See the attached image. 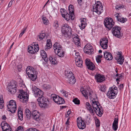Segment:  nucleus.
Returning a JSON list of instances; mask_svg holds the SVG:
<instances>
[{
	"label": "nucleus",
	"mask_w": 131,
	"mask_h": 131,
	"mask_svg": "<svg viewBox=\"0 0 131 131\" xmlns=\"http://www.w3.org/2000/svg\"><path fill=\"white\" fill-rule=\"evenodd\" d=\"M104 23L105 26L109 30L111 29L112 28V32L113 36L115 37L121 38L122 36L120 32L121 27L118 26L114 25L115 23L113 22V19L111 18H106L104 20Z\"/></svg>",
	"instance_id": "nucleus-1"
},
{
	"label": "nucleus",
	"mask_w": 131,
	"mask_h": 131,
	"mask_svg": "<svg viewBox=\"0 0 131 131\" xmlns=\"http://www.w3.org/2000/svg\"><path fill=\"white\" fill-rule=\"evenodd\" d=\"M32 90L35 96L38 97L37 100L39 106H50V104L48 100L43 98L42 99L43 95V92L36 86L32 87Z\"/></svg>",
	"instance_id": "nucleus-2"
},
{
	"label": "nucleus",
	"mask_w": 131,
	"mask_h": 131,
	"mask_svg": "<svg viewBox=\"0 0 131 131\" xmlns=\"http://www.w3.org/2000/svg\"><path fill=\"white\" fill-rule=\"evenodd\" d=\"M61 32L62 35L68 39L71 38L72 36L73 32L71 27L68 25L64 24L61 27Z\"/></svg>",
	"instance_id": "nucleus-3"
},
{
	"label": "nucleus",
	"mask_w": 131,
	"mask_h": 131,
	"mask_svg": "<svg viewBox=\"0 0 131 131\" xmlns=\"http://www.w3.org/2000/svg\"><path fill=\"white\" fill-rule=\"evenodd\" d=\"M26 71L29 79L33 81L36 80L38 72L35 71L34 68L30 66H28L26 68Z\"/></svg>",
	"instance_id": "nucleus-4"
},
{
	"label": "nucleus",
	"mask_w": 131,
	"mask_h": 131,
	"mask_svg": "<svg viewBox=\"0 0 131 131\" xmlns=\"http://www.w3.org/2000/svg\"><path fill=\"white\" fill-rule=\"evenodd\" d=\"M117 88L116 86H112L109 88L107 93L108 97L110 99H114L115 98L118 93Z\"/></svg>",
	"instance_id": "nucleus-5"
},
{
	"label": "nucleus",
	"mask_w": 131,
	"mask_h": 131,
	"mask_svg": "<svg viewBox=\"0 0 131 131\" xmlns=\"http://www.w3.org/2000/svg\"><path fill=\"white\" fill-rule=\"evenodd\" d=\"M93 11L99 15L103 11V7L102 4L99 1H98L93 7Z\"/></svg>",
	"instance_id": "nucleus-6"
},
{
	"label": "nucleus",
	"mask_w": 131,
	"mask_h": 131,
	"mask_svg": "<svg viewBox=\"0 0 131 131\" xmlns=\"http://www.w3.org/2000/svg\"><path fill=\"white\" fill-rule=\"evenodd\" d=\"M66 79L67 82L71 84H73L76 82V79L74 74L71 72H70L66 75Z\"/></svg>",
	"instance_id": "nucleus-7"
},
{
	"label": "nucleus",
	"mask_w": 131,
	"mask_h": 131,
	"mask_svg": "<svg viewBox=\"0 0 131 131\" xmlns=\"http://www.w3.org/2000/svg\"><path fill=\"white\" fill-rule=\"evenodd\" d=\"M77 125L78 128L80 129H83L86 127V124L84 120L82 119L81 117L78 118L77 119Z\"/></svg>",
	"instance_id": "nucleus-8"
},
{
	"label": "nucleus",
	"mask_w": 131,
	"mask_h": 131,
	"mask_svg": "<svg viewBox=\"0 0 131 131\" xmlns=\"http://www.w3.org/2000/svg\"><path fill=\"white\" fill-rule=\"evenodd\" d=\"M39 49L38 44H35L34 46H29L28 48V51L31 54H34L37 52Z\"/></svg>",
	"instance_id": "nucleus-9"
},
{
	"label": "nucleus",
	"mask_w": 131,
	"mask_h": 131,
	"mask_svg": "<svg viewBox=\"0 0 131 131\" xmlns=\"http://www.w3.org/2000/svg\"><path fill=\"white\" fill-rule=\"evenodd\" d=\"M93 50L92 46L90 44H86L84 48V52L89 54L92 53Z\"/></svg>",
	"instance_id": "nucleus-10"
},
{
	"label": "nucleus",
	"mask_w": 131,
	"mask_h": 131,
	"mask_svg": "<svg viewBox=\"0 0 131 131\" xmlns=\"http://www.w3.org/2000/svg\"><path fill=\"white\" fill-rule=\"evenodd\" d=\"M1 126L3 131H12L10 125L5 121L3 122Z\"/></svg>",
	"instance_id": "nucleus-11"
},
{
	"label": "nucleus",
	"mask_w": 131,
	"mask_h": 131,
	"mask_svg": "<svg viewBox=\"0 0 131 131\" xmlns=\"http://www.w3.org/2000/svg\"><path fill=\"white\" fill-rule=\"evenodd\" d=\"M16 85L14 82L11 83L8 86V91L11 94H14L17 91Z\"/></svg>",
	"instance_id": "nucleus-12"
},
{
	"label": "nucleus",
	"mask_w": 131,
	"mask_h": 131,
	"mask_svg": "<svg viewBox=\"0 0 131 131\" xmlns=\"http://www.w3.org/2000/svg\"><path fill=\"white\" fill-rule=\"evenodd\" d=\"M85 63L89 69L92 71L95 70V65L92 62L90 61L89 59H86L85 60Z\"/></svg>",
	"instance_id": "nucleus-13"
},
{
	"label": "nucleus",
	"mask_w": 131,
	"mask_h": 131,
	"mask_svg": "<svg viewBox=\"0 0 131 131\" xmlns=\"http://www.w3.org/2000/svg\"><path fill=\"white\" fill-rule=\"evenodd\" d=\"M71 38L73 39V41L75 45H77L78 47L80 46L81 44L80 40L78 36L76 34H73Z\"/></svg>",
	"instance_id": "nucleus-14"
},
{
	"label": "nucleus",
	"mask_w": 131,
	"mask_h": 131,
	"mask_svg": "<svg viewBox=\"0 0 131 131\" xmlns=\"http://www.w3.org/2000/svg\"><path fill=\"white\" fill-rule=\"evenodd\" d=\"M32 118L34 120L39 121L40 120V113L36 110L33 111L31 113Z\"/></svg>",
	"instance_id": "nucleus-15"
},
{
	"label": "nucleus",
	"mask_w": 131,
	"mask_h": 131,
	"mask_svg": "<svg viewBox=\"0 0 131 131\" xmlns=\"http://www.w3.org/2000/svg\"><path fill=\"white\" fill-rule=\"evenodd\" d=\"M73 6V5H70L68 7V10L69 11V16L70 19L73 20L74 17V13Z\"/></svg>",
	"instance_id": "nucleus-16"
},
{
	"label": "nucleus",
	"mask_w": 131,
	"mask_h": 131,
	"mask_svg": "<svg viewBox=\"0 0 131 131\" xmlns=\"http://www.w3.org/2000/svg\"><path fill=\"white\" fill-rule=\"evenodd\" d=\"M95 79L98 82H101L105 80L104 76L100 74H96L95 76Z\"/></svg>",
	"instance_id": "nucleus-17"
},
{
	"label": "nucleus",
	"mask_w": 131,
	"mask_h": 131,
	"mask_svg": "<svg viewBox=\"0 0 131 131\" xmlns=\"http://www.w3.org/2000/svg\"><path fill=\"white\" fill-rule=\"evenodd\" d=\"M81 22V24L79 27L81 29H83L85 28L87 25L86 19L85 18L82 19Z\"/></svg>",
	"instance_id": "nucleus-18"
},
{
	"label": "nucleus",
	"mask_w": 131,
	"mask_h": 131,
	"mask_svg": "<svg viewBox=\"0 0 131 131\" xmlns=\"http://www.w3.org/2000/svg\"><path fill=\"white\" fill-rule=\"evenodd\" d=\"M40 54L42 58L47 63L49 60L47 57V54L46 52L43 50H41L40 51Z\"/></svg>",
	"instance_id": "nucleus-19"
},
{
	"label": "nucleus",
	"mask_w": 131,
	"mask_h": 131,
	"mask_svg": "<svg viewBox=\"0 0 131 131\" xmlns=\"http://www.w3.org/2000/svg\"><path fill=\"white\" fill-rule=\"evenodd\" d=\"M104 58L107 60H111L113 59V56L111 53L105 52L104 53Z\"/></svg>",
	"instance_id": "nucleus-20"
},
{
	"label": "nucleus",
	"mask_w": 131,
	"mask_h": 131,
	"mask_svg": "<svg viewBox=\"0 0 131 131\" xmlns=\"http://www.w3.org/2000/svg\"><path fill=\"white\" fill-rule=\"evenodd\" d=\"M53 49L55 50V52L58 51V50L62 49V47L60 44L57 42H56L53 45Z\"/></svg>",
	"instance_id": "nucleus-21"
},
{
	"label": "nucleus",
	"mask_w": 131,
	"mask_h": 131,
	"mask_svg": "<svg viewBox=\"0 0 131 131\" xmlns=\"http://www.w3.org/2000/svg\"><path fill=\"white\" fill-rule=\"evenodd\" d=\"M76 59L75 60L76 65L78 67H82L83 66V61L82 59L79 58H77L76 57Z\"/></svg>",
	"instance_id": "nucleus-22"
},
{
	"label": "nucleus",
	"mask_w": 131,
	"mask_h": 131,
	"mask_svg": "<svg viewBox=\"0 0 131 131\" xmlns=\"http://www.w3.org/2000/svg\"><path fill=\"white\" fill-rule=\"evenodd\" d=\"M119 16V14H118L116 16V20L122 23H124L127 20V19L126 18H121L120 16Z\"/></svg>",
	"instance_id": "nucleus-23"
},
{
	"label": "nucleus",
	"mask_w": 131,
	"mask_h": 131,
	"mask_svg": "<svg viewBox=\"0 0 131 131\" xmlns=\"http://www.w3.org/2000/svg\"><path fill=\"white\" fill-rule=\"evenodd\" d=\"M61 15L62 17L65 18V19L67 21H69L70 20V18L69 16V14L67 12L66 10L64 12V13H63L61 14Z\"/></svg>",
	"instance_id": "nucleus-24"
},
{
	"label": "nucleus",
	"mask_w": 131,
	"mask_h": 131,
	"mask_svg": "<svg viewBox=\"0 0 131 131\" xmlns=\"http://www.w3.org/2000/svg\"><path fill=\"white\" fill-rule=\"evenodd\" d=\"M26 116L27 120H29L30 119L31 114L30 110L28 109H26L25 110Z\"/></svg>",
	"instance_id": "nucleus-25"
},
{
	"label": "nucleus",
	"mask_w": 131,
	"mask_h": 131,
	"mask_svg": "<svg viewBox=\"0 0 131 131\" xmlns=\"http://www.w3.org/2000/svg\"><path fill=\"white\" fill-rule=\"evenodd\" d=\"M52 97L53 98V101L56 103L57 104L60 97L59 96L55 94H52L51 95Z\"/></svg>",
	"instance_id": "nucleus-26"
},
{
	"label": "nucleus",
	"mask_w": 131,
	"mask_h": 131,
	"mask_svg": "<svg viewBox=\"0 0 131 131\" xmlns=\"http://www.w3.org/2000/svg\"><path fill=\"white\" fill-rule=\"evenodd\" d=\"M42 88L44 90H49L51 88V86L47 83L45 84L42 86Z\"/></svg>",
	"instance_id": "nucleus-27"
},
{
	"label": "nucleus",
	"mask_w": 131,
	"mask_h": 131,
	"mask_svg": "<svg viewBox=\"0 0 131 131\" xmlns=\"http://www.w3.org/2000/svg\"><path fill=\"white\" fill-rule=\"evenodd\" d=\"M49 59L52 64L54 65H55L57 64V61L55 58L50 56L49 58Z\"/></svg>",
	"instance_id": "nucleus-28"
},
{
	"label": "nucleus",
	"mask_w": 131,
	"mask_h": 131,
	"mask_svg": "<svg viewBox=\"0 0 131 131\" xmlns=\"http://www.w3.org/2000/svg\"><path fill=\"white\" fill-rule=\"evenodd\" d=\"M98 112H97L96 111H95V113L99 116L101 117L102 116L103 113L102 107H100L99 108H98Z\"/></svg>",
	"instance_id": "nucleus-29"
},
{
	"label": "nucleus",
	"mask_w": 131,
	"mask_h": 131,
	"mask_svg": "<svg viewBox=\"0 0 131 131\" xmlns=\"http://www.w3.org/2000/svg\"><path fill=\"white\" fill-rule=\"evenodd\" d=\"M57 55L59 57H63L64 55V52L63 51L62 49L61 50H58V51H57Z\"/></svg>",
	"instance_id": "nucleus-30"
},
{
	"label": "nucleus",
	"mask_w": 131,
	"mask_h": 131,
	"mask_svg": "<svg viewBox=\"0 0 131 131\" xmlns=\"http://www.w3.org/2000/svg\"><path fill=\"white\" fill-rule=\"evenodd\" d=\"M118 57L119 58L117 59H116L118 63L122 65L123 64L124 60L123 57V56H119Z\"/></svg>",
	"instance_id": "nucleus-31"
},
{
	"label": "nucleus",
	"mask_w": 131,
	"mask_h": 131,
	"mask_svg": "<svg viewBox=\"0 0 131 131\" xmlns=\"http://www.w3.org/2000/svg\"><path fill=\"white\" fill-rule=\"evenodd\" d=\"M8 105L11 106H16V103L15 101L13 100H11L7 105V106H8Z\"/></svg>",
	"instance_id": "nucleus-32"
},
{
	"label": "nucleus",
	"mask_w": 131,
	"mask_h": 131,
	"mask_svg": "<svg viewBox=\"0 0 131 131\" xmlns=\"http://www.w3.org/2000/svg\"><path fill=\"white\" fill-rule=\"evenodd\" d=\"M19 91L20 93L19 95L20 99H21V98H23L26 96H25V95L26 94V93H25L23 90H19Z\"/></svg>",
	"instance_id": "nucleus-33"
},
{
	"label": "nucleus",
	"mask_w": 131,
	"mask_h": 131,
	"mask_svg": "<svg viewBox=\"0 0 131 131\" xmlns=\"http://www.w3.org/2000/svg\"><path fill=\"white\" fill-rule=\"evenodd\" d=\"M81 91L85 98L86 99H88V92L86 91V90H84L83 89H81Z\"/></svg>",
	"instance_id": "nucleus-34"
},
{
	"label": "nucleus",
	"mask_w": 131,
	"mask_h": 131,
	"mask_svg": "<svg viewBox=\"0 0 131 131\" xmlns=\"http://www.w3.org/2000/svg\"><path fill=\"white\" fill-rule=\"evenodd\" d=\"M41 18L44 24L46 25H47L48 24L49 21L46 17H45V16L43 15L42 16Z\"/></svg>",
	"instance_id": "nucleus-35"
},
{
	"label": "nucleus",
	"mask_w": 131,
	"mask_h": 131,
	"mask_svg": "<svg viewBox=\"0 0 131 131\" xmlns=\"http://www.w3.org/2000/svg\"><path fill=\"white\" fill-rule=\"evenodd\" d=\"M108 42V40L105 38L101 39L100 40V45L107 44Z\"/></svg>",
	"instance_id": "nucleus-36"
},
{
	"label": "nucleus",
	"mask_w": 131,
	"mask_h": 131,
	"mask_svg": "<svg viewBox=\"0 0 131 131\" xmlns=\"http://www.w3.org/2000/svg\"><path fill=\"white\" fill-rule=\"evenodd\" d=\"M17 107H12L10 108L8 107V111H10L12 113H14L16 110Z\"/></svg>",
	"instance_id": "nucleus-37"
},
{
	"label": "nucleus",
	"mask_w": 131,
	"mask_h": 131,
	"mask_svg": "<svg viewBox=\"0 0 131 131\" xmlns=\"http://www.w3.org/2000/svg\"><path fill=\"white\" fill-rule=\"evenodd\" d=\"M18 116L19 119L21 121L23 120V114L22 111H19L18 112Z\"/></svg>",
	"instance_id": "nucleus-38"
},
{
	"label": "nucleus",
	"mask_w": 131,
	"mask_h": 131,
	"mask_svg": "<svg viewBox=\"0 0 131 131\" xmlns=\"http://www.w3.org/2000/svg\"><path fill=\"white\" fill-rule=\"evenodd\" d=\"M99 88L100 90L102 92H105L106 90L105 86L103 85H99Z\"/></svg>",
	"instance_id": "nucleus-39"
},
{
	"label": "nucleus",
	"mask_w": 131,
	"mask_h": 131,
	"mask_svg": "<svg viewBox=\"0 0 131 131\" xmlns=\"http://www.w3.org/2000/svg\"><path fill=\"white\" fill-rule=\"evenodd\" d=\"M102 57V55H98L97 57H96V60L98 63H100L101 62V59Z\"/></svg>",
	"instance_id": "nucleus-40"
},
{
	"label": "nucleus",
	"mask_w": 131,
	"mask_h": 131,
	"mask_svg": "<svg viewBox=\"0 0 131 131\" xmlns=\"http://www.w3.org/2000/svg\"><path fill=\"white\" fill-rule=\"evenodd\" d=\"M45 36V34L44 33H42L40 34V35L38 36V38L40 39V40H42L43 39Z\"/></svg>",
	"instance_id": "nucleus-41"
},
{
	"label": "nucleus",
	"mask_w": 131,
	"mask_h": 131,
	"mask_svg": "<svg viewBox=\"0 0 131 131\" xmlns=\"http://www.w3.org/2000/svg\"><path fill=\"white\" fill-rule=\"evenodd\" d=\"M59 99V101L58 102L57 104H61L64 103L65 102L63 98L60 97Z\"/></svg>",
	"instance_id": "nucleus-42"
},
{
	"label": "nucleus",
	"mask_w": 131,
	"mask_h": 131,
	"mask_svg": "<svg viewBox=\"0 0 131 131\" xmlns=\"http://www.w3.org/2000/svg\"><path fill=\"white\" fill-rule=\"evenodd\" d=\"M52 47L51 44H50V43H47L45 47V50L46 51H47L48 49H50L51 47Z\"/></svg>",
	"instance_id": "nucleus-43"
},
{
	"label": "nucleus",
	"mask_w": 131,
	"mask_h": 131,
	"mask_svg": "<svg viewBox=\"0 0 131 131\" xmlns=\"http://www.w3.org/2000/svg\"><path fill=\"white\" fill-rule=\"evenodd\" d=\"M58 21L57 20L55 21L53 24V26L54 27L55 29H56V30L58 29Z\"/></svg>",
	"instance_id": "nucleus-44"
},
{
	"label": "nucleus",
	"mask_w": 131,
	"mask_h": 131,
	"mask_svg": "<svg viewBox=\"0 0 131 131\" xmlns=\"http://www.w3.org/2000/svg\"><path fill=\"white\" fill-rule=\"evenodd\" d=\"M95 124L96 126L97 127H99L100 126V122L99 119L98 118L95 120Z\"/></svg>",
	"instance_id": "nucleus-45"
},
{
	"label": "nucleus",
	"mask_w": 131,
	"mask_h": 131,
	"mask_svg": "<svg viewBox=\"0 0 131 131\" xmlns=\"http://www.w3.org/2000/svg\"><path fill=\"white\" fill-rule=\"evenodd\" d=\"M87 109L89 111L90 113L92 115L94 114V113L93 111V109L91 108V107H86Z\"/></svg>",
	"instance_id": "nucleus-46"
},
{
	"label": "nucleus",
	"mask_w": 131,
	"mask_h": 131,
	"mask_svg": "<svg viewBox=\"0 0 131 131\" xmlns=\"http://www.w3.org/2000/svg\"><path fill=\"white\" fill-rule=\"evenodd\" d=\"M73 102L75 104H80V101L77 98H76L73 99Z\"/></svg>",
	"instance_id": "nucleus-47"
},
{
	"label": "nucleus",
	"mask_w": 131,
	"mask_h": 131,
	"mask_svg": "<svg viewBox=\"0 0 131 131\" xmlns=\"http://www.w3.org/2000/svg\"><path fill=\"white\" fill-rule=\"evenodd\" d=\"M92 106H93L95 105H96L97 106H100L99 103L97 101L93 102L92 101Z\"/></svg>",
	"instance_id": "nucleus-48"
},
{
	"label": "nucleus",
	"mask_w": 131,
	"mask_h": 131,
	"mask_svg": "<svg viewBox=\"0 0 131 131\" xmlns=\"http://www.w3.org/2000/svg\"><path fill=\"white\" fill-rule=\"evenodd\" d=\"M26 131H40L35 128H29L27 129Z\"/></svg>",
	"instance_id": "nucleus-49"
},
{
	"label": "nucleus",
	"mask_w": 131,
	"mask_h": 131,
	"mask_svg": "<svg viewBox=\"0 0 131 131\" xmlns=\"http://www.w3.org/2000/svg\"><path fill=\"white\" fill-rule=\"evenodd\" d=\"M116 116H117V117L115 118L113 124H118V115H116L115 116L116 117Z\"/></svg>",
	"instance_id": "nucleus-50"
},
{
	"label": "nucleus",
	"mask_w": 131,
	"mask_h": 131,
	"mask_svg": "<svg viewBox=\"0 0 131 131\" xmlns=\"http://www.w3.org/2000/svg\"><path fill=\"white\" fill-rule=\"evenodd\" d=\"M112 128L115 131L116 130L118 127V124H112Z\"/></svg>",
	"instance_id": "nucleus-51"
},
{
	"label": "nucleus",
	"mask_w": 131,
	"mask_h": 131,
	"mask_svg": "<svg viewBox=\"0 0 131 131\" xmlns=\"http://www.w3.org/2000/svg\"><path fill=\"white\" fill-rule=\"evenodd\" d=\"M26 96L25 97L23 98H21L22 100H23L22 101L23 102H26V101H27L28 99V96H28H27V95L26 94Z\"/></svg>",
	"instance_id": "nucleus-52"
},
{
	"label": "nucleus",
	"mask_w": 131,
	"mask_h": 131,
	"mask_svg": "<svg viewBox=\"0 0 131 131\" xmlns=\"http://www.w3.org/2000/svg\"><path fill=\"white\" fill-rule=\"evenodd\" d=\"M0 102L1 103V105L3 106V105H4V101L3 100V96L2 95H0Z\"/></svg>",
	"instance_id": "nucleus-53"
},
{
	"label": "nucleus",
	"mask_w": 131,
	"mask_h": 131,
	"mask_svg": "<svg viewBox=\"0 0 131 131\" xmlns=\"http://www.w3.org/2000/svg\"><path fill=\"white\" fill-rule=\"evenodd\" d=\"M23 127L21 126H18L16 129L15 131H23Z\"/></svg>",
	"instance_id": "nucleus-54"
},
{
	"label": "nucleus",
	"mask_w": 131,
	"mask_h": 131,
	"mask_svg": "<svg viewBox=\"0 0 131 131\" xmlns=\"http://www.w3.org/2000/svg\"><path fill=\"white\" fill-rule=\"evenodd\" d=\"M26 30V28H23V31L20 33V34L19 37H21L24 34V33L25 31Z\"/></svg>",
	"instance_id": "nucleus-55"
},
{
	"label": "nucleus",
	"mask_w": 131,
	"mask_h": 131,
	"mask_svg": "<svg viewBox=\"0 0 131 131\" xmlns=\"http://www.w3.org/2000/svg\"><path fill=\"white\" fill-rule=\"evenodd\" d=\"M100 45L101 46V47L104 49H107L108 46L107 44H104Z\"/></svg>",
	"instance_id": "nucleus-56"
},
{
	"label": "nucleus",
	"mask_w": 131,
	"mask_h": 131,
	"mask_svg": "<svg viewBox=\"0 0 131 131\" xmlns=\"http://www.w3.org/2000/svg\"><path fill=\"white\" fill-rule=\"evenodd\" d=\"M22 67V65L20 64H19L17 66V68L18 71H20L21 70V68Z\"/></svg>",
	"instance_id": "nucleus-57"
},
{
	"label": "nucleus",
	"mask_w": 131,
	"mask_h": 131,
	"mask_svg": "<svg viewBox=\"0 0 131 131\" xmlns=\"http://www.w3.org/2000/svg\"><path fill=\"white\" fill-rule=\"evenodd\" d=\"M122 8V6L120 5H118L115 6V8L116 9H119Z\"/></svg>",
	"instance_id": "nucleus-58"
},
{
	"label": "nucleus",
	"mask_w": 131,
	"mask_h": 131,
	"mask_svg": "<svg viewBox=\"0 0 131 131\" xmlns=\"http://www.w3.org/2000/svg\"><path fill=\"white\" fill-rule=\"evenodd\" d=\"M124 86L123 84H120V85L118 86V88L120 90H122Z\"/></svg>",
	"instance_id": "nucleus-59"
},
{
	"label": "nucleus",
	"mask_w": 131,
	"mask_h": 131,
	"mask_svg": "<svg viewBox=\"0 0 131 131\" xmlns=\"http://www.w3.org/2000/svg\"><path fill=\"white\" fill-rule=\"evenodd\" d=\"M70 117H69L68 118L67 121L65 123L66 125H70L69 123H70V122L69 121V120L70 119Z\"/></svg>",
	"instance_id": "nucleus-60"
},
{
	"label": "nucleus",
	"mask_w": 131,
	"mask_h": 131,
	"mask_svg": "<svg viewBox=\"0 0 131 131\" xmlns=\"http://www.w3.org/2000/svg\"><path fill=\"white\" fill-rule=\"evenodd\" d=\"M29 105L31 106H36V103L34 102H31Z\"/></svg>",
	"instance_id": "nucleus-61"
},
{
	"label": "nucleus",
	"mask_w": 131,
	"mask_h": 131,
	"mask_svg": "<svg viewBox=\"0 0 131 131\" xmlns=\"http://www.w3.org/2000/svg\"><path fill=\"white\" fill-rule=\"evenodd\" d=\"M93 107L95 112L96 111L97 112L98 111V109L100 108V107H95V108H94V107Z\"/></svg>",
	"instance_id": "nucleus-62"
},
{
	"label": "nucleus",
	"mask_w": 131,
	"mask_h": 131,
	"mask_svg": "<svg viewBox=\"0 0 131 131\" xmlns=\"http://www.w3.org/2000/svg\"><path fill=\"white\" fill-rule=\"evenodd\" d=\"M12 0L9 2V3L8 4V7H10L11 6V5L12 4Z\"/></svg>",
	"instance_id": "nucleus-63"
},
{
	"label": "nucleus",
	"mask_w": 131,
	"mask_h": 131,
	"mask_svg": "<svg viewBox=\"0 0 131 131\" xmlns=\"http://www.w3.org/2000/svg\"><path fill=\"white\" fill-rule=\"evenodd\" d=\"M71 112V110H69L67 113V115H69Z\"/></svg>",
	"instance_id": "nucleus-64"
}]
</instances>
